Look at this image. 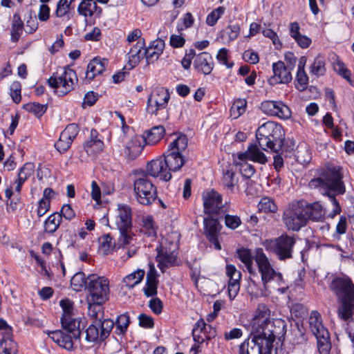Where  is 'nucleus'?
<instances>
[{"mask_svg":"<svg viewBox=\"0 0 354 354\" xmlns=\"http://www.w3.org/2000/svg\"><path fill=\"white\" fill-rule=\"evenodd\" d=\"M49 337L57 343L59 346L67 351H73V337L72 334L66 333L65 331L57 330L51 331L48 333Z\"/></svg>","mask_w":354,"mask_h":354,"instance_id":"nucleus-30","label":"nucleus"},{"mask_svg":"<svg viewBox=\"0 0 354 354\" xmlns=\"http://www.w3.org/2000/svg\"><path fill=\"white\" fill-rule=\"evenodd\" d=\"M193 65L198 73L207 75L212 73L214 67V62L210 53L202 52L196 55Z\"/></svg>","mask_w":354,"mask_h":354,"instance_id":"nucleus-24","label":"nucleus"},{"mask_svg":"<svg viewBox=\"0 0 354 354\" xmlns=\"http://www.w3.org/2000/svg\"><path fill=\"white\" fill-rule=\"evenodd\" d=\"M334 70L341 76H342L344 79H346L350 84H351L352 81L351 79V71L346 68L344 64L342 62L337 61V62L333 64Z\"/></svg>","mask_w":354,"mask_h":354,"instance_id":"nucleus-61","label":"nucleus"},{"mask_svg":"<svg viewBox=\"0 0 354 354\" xmlns=\"http://www.w3.org/2000/svg\"><path fill=\"white\" fill-rule=\"evenodd\" d=\"M258 209L260 212L265 213H275L278 207L273 199L269 197H263L258 204Z\"/></svg>","mask_w":354,"mask_h":354,"instance_id":"nucleus-49","label":"nucleus"},{"mask_svg":"<svg viewBox=\"0 0 354 354\" xmlns=\"http://www.w3.org/2000/svg\"><path fill=\"white\" fill-rule=\"evenodd\" d=\"M165 129L163 126L158 125L152 127L145 133L143 139L147 145H156L163 138Z\"/></svg>","mask_w":354,"mask_h":354,"instance_id":"nucleus-36","label":"nucleus"},{"mask_svg":"<svg viewBox=\"0 0 354 354\" xmlns=\"http://www.w3.org/2000/svg\"><path fill=\"white\" fill-rule=\"evenodd\" d=\"M86 290L88 292L87 301L106 302L109 300L110 293L109 281L104 277L91 274L88 276Z\"/></svg>","mask_w":354,"mask_h":354,"instance_id":"nucleus-12","label":"nucleus"},{"mask_svg":"<svg viewBox=\"0 0 354 354\" xmlns=\"http://www.w3.org/2000/svg\"><path fill=\"white\" fill-rule=\"evenodd\" d=\"M169 100L170 93L167 88H155L147 98L146 111L149 115L158 116L167 110Z\"/></svg>","mask_w":354,"mask_h":354,"instance_id":"nucleus-13","label":"nucleus"},{"mask_svg":"<svg viewBox=\"0 0 354 354\" xmlns=\"http://www.w3.org/2000/svg\"><path fill=\"white\" fill-rule=\"evenodd\" d=\"M272 116H277L281 119H288L291 116L290 108L281 101H277L274 113Z\"/></svg>","mask_w":354,"mask_h":354,"instance_id":"nucleus-56","label":"nucleus"},{"mask_svg":"<svg viewBox=\"0 0 354 354\" xmlns=\"http://www.w3.org/2000/svg\"><path fill=\"white\" fill-rule=\"evenodd\" d=\"M192 333L194 341L197 344H202L205 340L214 338L216 331L210 325H207L204 319L201 318L194 325Z\"/></svg>","mask_w":354,"mask_h":354,"instance_id":"nucleus-20","label":"nucleus"},{"mask_svg":"<svg viewBox=\"0 0 354 354\" xmlns=\"http://www.w3.org/2000/svg\"><path fill=\"white\" fill-rule=\"evenodd\" d=\"M259 146L263 150L268 149L278 153L283 148L285 132L282 126L268 121L260 126L256 133Z\"/></svg>","mask_w":354,"mask_h":354,"instance_id":"nucleus-4","label":"nucleus"},{"mask_svg":"<svg viewBox=\"0 0 354 354\" xmlns=\"http://www.w3.org/2000/svg\"><path fill=\"white\" fill-rule=\"evenodd\" d=\"M226 274L229 277L228 295L230 300H232L236 297L240 290L241 272L234 265L230 264L226 266Z\"/></svg>","mask_w":354,"mask_h":354,"instance_id":"nucleus-23","label":"nucleus"},{"mask_svg":"<svg viewBox=\"0 0 354 354\" xmlns=\"http://www.w3.org/2000/svg\"><path fill=\"white\" fill-rule=\"evenodd\" d=\"M310 73L317 77L324 75L326 73L325 58L318 55L310 67Z\"/></svg>","mask_w":354,"mask_h":354,"instance_id":"nucleus-45","label":"nucleus"},{"mask_svg":"<svg viewBox=\"0 0 354 354\" xmlns=\"http://www.w3.org/2000/svg\"><path fill=\"white\" fill-rule=\"evenodd\" d=\"M88 315L93 319V322L86 330V340L88 342H104L109 335L114 327V322L111 319H104V312L103 304L105 302L87 301Z\"/></svg>","mask_w":354,"mask_h":354,"instance_id":"nucleus-2","label":"nucleus"},{"mask_svg":"<svg viewBox=\"0 0 354 354\" xmlns=\"http://www.w3.org/2000/svg\"><path fill=\"white\" fill-rule=\"evenodd\" d=\"M165 48V41L158 39L153 41L148 48H145L143 55L148 64L156 61L162 53Z\"/></svg>","mask_w":354,"mask_h":354,"instance_id":"nucleus-31","label":"nucleus"},{"mask_svg":"<svg viewBox=\"0 0 354 354\" xmlns=\"http://www.w3.org/2000/svg\"><path fill=\"white\" fill-rule=\"evenodd\" d=\"M237 255L241 261L244 263L250 274H254L253 269V259H254V257H252L250 250L247 248L239 249L237 250Z\"/></svg>","mask_w":354,"mask_h":354,"instance_id":"nucleus-41","label":"nucleus"},{"mask_svg":"<svg viewBox=\"0 0 354 354\" xmlns=\"http://www.w3.org/2000/svg\"><path fill=\"white\" fill-rule=\"evenodd\" d=\"M342 168L339 166L327 163L319 177L313 178L309 185L311 188L318 189L324 196H328L333 209L328 215L333 218L342 212L341 206L335 196L345 192V186L342 181Z\"/></svg>","mask_w":354,"mask_h":354,"instance_id":"nucleus-1","label":"nucleus"},{"mask_svg":"<svg viewBox=\"0 0 354 354\" xmlns=\"http://www.w3.org/2000/svg\"><path fill=\"white\" fill-rule=\"evenodd\" d=\"M79 127L74 123L69 124L66 126V127L62 131V134H64V138L66 139V136L70 139L72 142L76 138L79 133Z\"/></svg>","mask_w":354,"mask_h":354,"instance_id":"nucleus-64","label":"nucleus"},{"mask_svg":"<svg viewBox=\"0 0 354 354\" xmlns=\"http://www.w3.org/2000/svg\"><path fill=\"white\" fill-rule=\"evenodd\" d=\"M309 326L314 335L322 333V331H328L323 325L320 313L317 310H313L309 317Z\"/></svg>","mask_w":354,"mask_h":354,"instance_id":"nucleus-37","label":"nucleus"},{"mask_svg":"<svg viewBox=\"0 0 354 354\" xmlns=\"http://www.w3.org/2000/svg\"><path fill=\"white\" fill-rule=\"evenodd\" d=\"M237 158L239 160H250L260 164H265L268 160L266 155L259 150L255 144L250 145L245 152L239 153Z\"/></svg>","mask_w":354,"mask_h":354,"instance_id":"nucleus-27","label":"nucleus"},{"mask_svg":"<svg viewBox=\"0 0 354 354\" xmlns=\"http://www.w3.org/2000/svg\"><path fill=\"white\" fill-rule=\"evenodd\" d=\"M308 84V77L305 71L297 70L295 77V88L303 91L306 90Z\"/></svg>","mask_w":354,"mask_h":354,"instance_id":"nucleus-55","label":"nucleus"},{"mask_svg":"<svg viewBox=\"0 0 354 354\" xmlns=\"http://www.w3.org/2000/svg\"><path fill=\"white\" fill-rule=\"evenodd\" d=\"M187 136L180 135L169 145L167 152L164 153L162 158L171 174L180 170L186 162L182 153L187 149Z\"/></svg>","mask_w":354,"mask_h":354,"instance_id":"nucleus-6","label":"nucleus"},{"mask_svg":"<svg viewBox=\"0 0 354 354\" xmlns=\"http://www.w3.org/2000/svg\"><path fill=\"white\" fill-rule=\"evenodd\" d=\"M82 319L75 318L73 316L68 317H61V324L66 333L73 335L74 339H80L81 336L80 326Z\"/></svg>","mask_w":354,"mask_h":354,"instance_id":"nucleus-29","label":"nucleus"},{"mask_svg":"<svg viewBox=\"0 0 354 354\" xmlns=\"http://www.w3.org/2000/svg\"><path fill=\"white\" fill-rule=\"evenodd\" d=\"M176 248V246L171 243L168 247L166 241H162L156 247V261L158 267L162 272H164L167 268L176 265L178 252H176L175 248Z\"/></svg>","mask_w":354,"mask_h":354,"instance_id":"nucleus-14","label":"nucleus"},{"mask_svg":"<svg viewBox=\"0 0 354 354\" xmlns=\"http://www.w3.org/2000/svg\"><path fill=\"white\" fill-rule=\"evenodd\" d=\"M140 233L152 239L156 237L157 227L155 225L152 216L149 215L142 218Z\"/></svg>","mask_w":354,"mask_h":354,"instance_id":"nucleus-35","label":"nucleus"},{"mask_svg":"<svg viewBox=\"0 0 354 354\" xmlns=\"http://www.w3.org/2000/svg\"><path fill=\"white\" fill-rule=\"evenodd\" d=\"M119 232L120 236L116 242L118 250L129 245L133 239L131 235V229H125L124 231L119 230Z\"/></svg>","mask_w":354,"mask_h":354,"instance_id":"nucleus-58","label":"nucleus"},{"mask_svg":"<svg viewBox=\"0 0 354 354\" xmlns=\"http://www.w3.org/2000/svg\"><path fill=\"white\" fill-rule=\"evenodd\" d=\"M75 0H59L57 4L55 15L57 17H63L71 10L72 3Z\"/></svg>","mask_w":354,"mask_h":354,"instance_id":"nucleus-53","label":"nucleus"},{"mask_svg":"<svg viewBox=\"0 0 354 354\" xmlns=\"http://www.w3.org/2000/svg\"><path fill=\"white\" fill-rule=\"evenodd\" d=\"M24 22L19 13L13 15L12 20V27L10 30L11 41L17 42L19 41L24 30Z\"/></svg>","mask_w":354,"mask_h":354,"instance_id":"nucleus-39","label":"nucleus"},{"mask_svg":"<svg viewBox=\"0 0 354 354\" xmlns=\"http://www.w3.org/2000/svg\"><path fill=\"white\" fill-rule=\"evenodd\" d=\"M295 244V239L286 234L263 242L266 250L275 255L279 261H286L293 257V248Z\"/></svg>","mask_w":354,"mask_h":354,"instance_id":"nucleus-8","label":"nucleus"},{"mask_svg":"<svg viewBox=\"0 0 354 354\" xmlns=\"http://www.w3.org/2000/svg\"><path fill=\"white\" fill-rule=\"evenodd\" d=\"M237 167L242 174L245 178H250L255 173L254 167L249 164L247 160H239L236 162Z\"/></svg>","mask_w":354,"mask_h":354,"instance_id":"nucleus-51","label":"nucleus"},{"mask_svg":"<svg viewBox=\"0 0 354 354\" xmlns=\"http://www.w3.org/2000/svg\"><path fill=\"white\" fill-rule=\"evenodd\" d=\"M246 106L247 101L245 99L236 100L230 109L231 115H234V118H237L245 113Z\"/></svg>","mask_w":354,"mask_h":354,"instance_id":"nucleus-52","label":"nucleus"},{"mask_svg":"<svg viewBox=\"0 0 354 354\" xmlns=\"http://www.w3.org/2000/svg\"><path fill=\"white\" fill-rule=\"evenodd\" d=\"M61 222V214L57 212L51 214L44 221V232L48 234H53L60 226Z\"/></svg>","mask_w":354,"mask_h":354,"instance_id":"nucleus-38","label":"nucleus"},{"mask_svg":"<svg viewBox=\"0 0 354 354\" xmlns=\"http://www.w3.org/2000/svg\"><path fill=\"white\" fill-rule=\"evenodd\" d=\"M204 234L207 240L214 245L217 250L221 249V245L218 241V237L222 229L217 218L212 217L205 218L203 220Z\"/></svg>","mask_w":354,"mask_h":354,"instance_id":"nucleus-17","label":"nucleus"},{"mask_svg":"<svg viewBox=\"0 0 354 354\" xmlns=\"http://www.w3.org/2000/svg\"><path fill=\"white\" fill-rule=\"evenodd\" d=\"M145 174L147 176L159 178L160 180L166 182L170 180L172 177L162 157L148 162L146 165Z\"/></svg>","mask_w":354,"mask_h":354,"instance_id":"nucleus-16","label":"nucleus"},{"mask_svg":"<svg viewBox=\"0 0 354 354\" xmlns=\"http://www.w3.org/2000/svg\"><path fill=\"white\" fill-rule=\"evenodd\" d=\"M24 109L26 111L35 114L37 117H41L46 113L47 106L38 102H30L24 104Z\"/></svg>","mask_w":354,"mask_h":354,"instance_id":"nucleus-50","label":"nucleus"},{"mask_svg":"<svg viewBox=\"0 0 354 354\" xmlns=\"http://www.w3.org/2000/svg\"><path fill=\"white\" fill-rule=\"evenodd\" d=\"M104 147L102 138L95 129L91 130L90 136L84 144V148L88 154L95 155L101 153Z\"/></svg>","mask_w":354,"mask_h":354,"instance_id":"nucleus-25","label":"nucleus"},{"mask_svg":"<svg viewBox=\"0 0 354 354\" xmlns=\"http://www.w3.org/2000/svg\"><path fill=\"white\" fill-rule=\"evenodd\" d=\"M286 324L282 319H277L274 322H270L265 330H261V333L262 335L266 337V339H272V346L276 338L279 342L283 343L285 335L286 334Z\"/></svg>","mask_w":354,"mask_h":354,"instance_id":"nucleus-19","label":"nucleus"},{"mask_svg":"<svg viewBox=\"0 0 354 354\" xmlns=\"http://www.w3.org/2000/svg\"><path fill=\"white\" fill-rule=\"evenodd\" d=\"M10 96L14 102L19 104L21 100V85L18 81L13 82L10 88Z\"/></svg>","mask_w":354,"mask_h":354,"instance_id":"nucleus-62","label":"nucleus"},{"mask_svg":"<svg viewBox=\"0 0 354 354\" xmlns=\"http://www.w3.org/2000/svg\"><path fill=\"white\" fill-rule=\"evenodd\" d=\"M202 197L205 214L219 216L225 213V207L222 203V196L217 192L212 189L203 192Z\"/></svg>","mask_w":354,"mask_h":354,"instance_id":"nucleus-15","label":"nucleus"},{"mask_svg":"<svg viewBox=\"0 0 354 354\" xmlns=\"http://www.w3.org/2000/svg\"><path fill=\"white\" fill-rule=\"evenodd\" d=\"M144 146L138 138H133L125 145L124 156L128 161L136 160L142 153Z\"/></svg>","mask_w":354,"mask_h":354,"instance_id":"nucleus-32","label":"nucleus"},{"mask_svg":"<svg viewBox=\"0 0 354 354\" xmlns=\"http://www.w3.org/2000/svg\"><path fill=\"white\" fill-rule=\"evenodd\" d=\"M99 242L100 248L105 254H110L113 251L118 250L116 242L110 234H104L100 237Z\"/></svg>","mask_w":354,"mask_h":354,"instance_id":"nucleus-44","label":"nucleus"},{"mask_svg":"<svg viewBox=\"0 0 354 354\" xmlns=\"http://www.w3.org/2000/svg\"><path fill=\"white\" fill-rule=\"evenodd\" d=\"M158 280H146L143 292L147 297H152L157 295Z\"/></svg>","mask_w":354,"mask_h":354,"instance_id":"nucleus-59","label":"nucleus"},{"mask_svg":"<svg viewBox=\"0 0 354 354\" xmlns=\"http://www.w3.org/2000/svg\"><path fill=\"white\" fill-rule=\"evenodd\" d=\"M79 15L84 17H100L102 10L94 0H82L77 8Z\"/></svg>","mask_w":354,"mask_h":354,"instance_id":"nucleus-28","label":"nucleus"},{"mask_svg":"<svg viewBox=\"0 0 354 354\" xmlns=\"http://www.w3.org/2000/svg\"><path fill=\"white\" fill-rule=\"evenodd\" d=\"M130 317L128 313L119 315L114 322L115 333L118 335H124L130 324Z\"/></svg>","mask_w":354,"mask_h":354,"instance_id":"nucleus-43","label":"nucleus"},{"mask_svg":"<svg viewBox=\"0 0 354 354\" xmlns=\"http://www.w3.org/2000/svg\"><path fill=\"white\" fill-rule=\"evenodd\" d=\"M47 82L49 86L56 89L59 95L63 96L74 89L78 78L76 72L69 66H66L61 74L53 73Z\"/></svg>","mask_w":354,"mask_h":354,"instance_id":"nucleus-11","label":"nucleus"},{"mask_svg":"<svg viewBox=\"0 0 354 354\" xmlns=\"http://www.w3.org/2000/svg\"><path fill=\"white\" fill-rule=\"evenodd\" d=\"M239 354H277V351L272 346V339L251 330L249 337L239 346Z\"/></svg>","mask_w":354,"mask_h":354,"instance_id":"nucleus-7","label":"nucleus"},{"mask_svg":"<svg viewBox=\"0 0 354 354\" xmlns=\"http://www.w3.org/2000/svg\"><path fill=\"white\" fill-rule=\"evenodd\" d=\"M304 209L307 222L309 220L319 221L324 216V208L319 202L307 203L304 201Z\"/></svg>","mask_w":354,"mask_h":354,"instance_id":"nucleus-33","label":"nucleus"},{"mask_svg":"<svg viewBox=\"0 0 354 354\" xmlns=\"http://www.w3.org/2000/svg\"><path fill=\"white\" fill-rule=\"evenodd\" d=\"M87 281H88V277L86 278L84 272H78L71 278V286L75 291L80 292L83 288L86 289Z\"/></svg>","mask_w":354,"mask_h":354,"instance_id":"nucleus-46","label":"nucleus"},{"mask_svg":"<svg viewBox=\"0 0 354 354\" xmlns=\"http://www.w3.org/2000/svg\"><path fill=\"white\" fill-rule=\"evenodd\" d=\"M145 46V39H140L137 41L136 44L130 49L128 53V63L131 68L137 66L140 63L141 59L145 57V55H143Z\"/></svg>","mask_w":354,"mask_h":354,"instance_id":"nucleus-34","label":"nucleus"},{"mask_svg":"<svg viewBox=\"0 0 354 354\" xmlns=\"http://www.w3.org/2000/svg\"><path fill=\"white\" fill-rule=\"evenodd\" d=\"M225 225L230 230H236L241 224V220L239 216L224 214Z\"/></svg>","mask_w":354,"mask_h":354,"instance_id":"nucleus-60","label":"nucleus"},{"mask_svg":"<svg viewBox=\"0 0 354 354\" xmlns=\"http://www.w3.org/2000/svg\"><path fill=\"white\" fill-rule=\"evenodd\" d=\"M270 316V310L269 308L265 304H259L251 322V330L255 332H261V330H265L266 326L271 322Z\"/></svg>","mask_w":354,"mask_h":354,"instance_id":"nucleus-21","label":"nucleus"},{"mask_svg":"<svg viewBox=\"0 0 354 354\" xmlns=\"http://www.w3.org/2000/svg\"><path fill=\"white\" fill-rule=\"evenodd\" d=\"M133 190L138 203L150 205L157 198V188L145 171L134 174Z\"/></svg>","mask_w":354,"mask_h":354,"instance_id":"nucleus-5","label":"nucleus"},{"mask_svg":"<svg viewBox=\"0 0 354 354\" xmlns=\"http://www.w3.org/2000/svg\"><path fill=\"white\" fill-rule=\"evenodd\" d=\"M317 342V348L320 354H329L331 349L329 332L322 331V333L315 335Z\"/></svg>","mask_w":354,"mask_h":354,"instance_id":"nucleus-40","label":"nucleus"},{"mask_svg":"<svg viewBox=\"0 0 354 354\" xmlns=\"http://www.w3.org/2000/svg\"><path fill=\"white\" fill-rule=\"evenodd\" d=\"M238 181L239 179L236 177L235 172L232 167L228 166L225 169H223L222 183L224 187L232 191Z\"/></svg>","mask_w":354,"mask_h":354,"instance_id":"nucleus-42","label":"nucleus"},{"mask_svg":"<svg viewBox=\"0 0 354 354\" xmlns=\"http://www.w3.org/2000/svg\"><path fill=\"white\" fill-rule=\"evenodd\" d=\"M273 75L268 79V83L274 86L279 84H287L292 80L291 70L286 67L283 62L278 61L272 65Z\"/></svg>","mask_w":354,"mask_h":354,"instance_id":"nucleus-18","label":"nucleus"},{"mask_svg":"<svg viewBox=\"0 0 354 354\" xmlns=\"http://www.w3.org/2000/svg\"><path fill=\"white\" fill-rule=\"evenodd\" d=\"M59 305L63 310L62 317H68L73 316V302L69 299H64L59 301Z\"/></svg>","mask_w":354,"mask_h":354,"instance_id":"nucleus-63","label":"nucleus"},{"mask_svg":"<svg viewBox=\"0 0 354 354\" xmlns=\"http://www.w3.org/2000/svg\"><path fill=\"white\" fill-rule=\"evenodd\" d=\"M115 223L118 230L132 229V210L126 204L118 205L117 214L115 216Z\"/></svg>","mask_w":354,"mask_h":354,"instance_id":"nucleus-22","label":"nucleus"},{"mask_svg":"<svg viewBox=\"0 0 354 354\" xmlns=\"http://www.w3.org/2000/svg\"><path fill=\"white\" fill-rule=\"evenodd\" d=\"M304 209V201H295L288 204L282 215V221L288 230L298 232L307 224Z\"/></svg>","mask_w":354,"mask_h":354,"instance_id":"nucleus-10","label":"nucleus"},{"mask_svg":"<svg viewBox=\"0 0 354 354\" xmlns=\"http://www.w3.org/2000/svg\"><path fill=\"white\" fill-rule=\"evenodd\" d=\"M330 288L340 304L337 310L338 317L344 322L348 321L353 315V283L349 277H337L332 281Z\"/></svg>","mask_w":354,"mask_h":354,"instance_id":"nucleus-3","label":"nucleus"},{"mask_svg":"<svg viewBox=\"0 0 354 354\" xmlns=\"http://www.w3.org/2000/svg\"><path fill=\"white\" fill-rule=\"evenodd\" d=\"M241 28L239 24H230L222 31V38L226 39L228 42L235 40L239 35Z\"/></svg>","mask_w":354,"mask_h":354,"instance_id":"nucleus-47","label":"nucleus"},{"mask_svg":"<svg viewBox=\"0 0 354 354\" xmlns=\"http://www.w3.org/2000/svg\"><path fill=\"white\" fill-rule=\"evenodd\" d=\"M108 64V59L99 57L93 58L87 66L86 72V80L88 83L91 82L95 77L102 74Z\"/></svg>","mask_w":354,"mask_h":354,"instance_id":"nucleus-26","label":"nucleus"},{"mask_svg":"<svg viewBox=\"0 0 354 354\" xmlns=\"http://www.w3.org/2000/svg\"><path fill=\"white\" fill-rule=\"evenodd\" d=\"M225 8L223 6H219L209 13L206 18V23L209 26H214L218 20L224 14Z\"/></svg>","mask_w":354,"mask_h":354,"instance_id":"nucleus-57","label":"nucleus"},{"mask_svg":"<svg viewBox=\"0 0 354 354\" xmlns=\"http://www.w3.org/2000/svg\"><path fill=\"white\" fill-rule=\"evenodd\" d=\"M254 261L261 274L262 284L265 290H267L268 288V283L272 281H277L279 286L284 283L282 274L274 269L262 248L256 249Z\"/></svg>","mask_w":354,"mask_h":354,"instance_id":"nucleus-9","label":"nucleus"},{"mask_svg":"<svg viewBox=\"0 0 354 354\" xmlns=\"http://www.w3.org/2000/svg\"><path fill=\"white\" fill-rule=\"evenodd\" d=\"M0 348H2L0 354H16L17 352V343L12 339H0Z\"/></svg>","mask_w":354,"mask_h":354,"instance_id":"nucleus-54","label":"nucleus"},{"mask_svg":"<svg viewBox=\"0 0 354 354\" xmlns=\"http://www.w3.org/2000/svg\"><path fill=\"white\" fill-rule=\"evenodd\" d=\"M145 273V272L144 270H138L126 276L123 279V282L129 288H133L135 286L141 282L144 278Z\"/></svg>","mask_w":354,"mask_h":354,"instance_id":"nucleus-48","label":"nucleus"}]
</instances>
